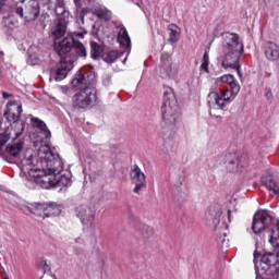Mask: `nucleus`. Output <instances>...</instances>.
Returning <instances> with one entry per match:
<instances>
[{"label":"nucleus","mask_w":279,"mask_h":279,"mask_svg":"<svg viewBox=\"0 0 279 279\" xmlns=\"http://www.w3.org/2000/svg\"><path fill=\"white\" fill-rule=\"evenodd\" d=\"M88 13V9L84 8L81 10L80 12V19L82 22H84V16H86V14Z\"/></svg>","instance_id":"obj_38"},{"label":"nucleus","mask_w":279,"mask_h":279,"mask_svg":"<svg viewBox=\"0 0 279 279\" xmlns=\"http://www.w3.org/2000/svg\"><path fill=\"white\" fill-rule=\"evenodd\" d=\"M24 143L23 141L11 143L7 146L5 153L13 158H19L21 151H23Z\"/></svg>","instance_id":"obj_25"},{"label":"nucleus","mask_w":279,"mask_h":279,"mask_svg":"<svg viewBox=\"0 0 279 279\" xmlns=\"http://www.w3.org/2000/svg\"><path fill=\"white\" fill-rule=\"evenodd\" d=\"M108 82H110V78L107 80V84H108Z\"/></svg>","instance_id":"obj_48"},{"label":"nucleus","mask_w":279,"mask_h":279,"mask_svg":"<svg viewBox=\"0 0 279 279\" xmlns=\"http://www.w3.org/2000/svg\"><path fill=\"white\" fill-rule=\"evenodd\" d=\"M161 113L163 118V126L160 131V136L163 138V147L167 149V141H170V150L173 149V130L175 129V123L180 119V107L175 101H166L161 107Z\"/></svg>","instance_id":"obj_4"},{"label":"nucleus","mask_w":279,"mask_h":279,"mask_svg":"<svg viewBox=\"0 0 279 279\" xmlns=\"http://www.w3.org/2000/svg\"><path fill=\"white\" fill-rule=\"evenodd\" d=\"M271 223H274V217L269 215V211L258 210L253 217L252 230L254 234H260V232L267 230Z\"/></svg>","instance_id":"obj_12"},{"label":"nucleus","mask_w":279,"mask_h":279,"mask_svg":"<svg viewBox=\"0 0 279 279\" xmlns=\"http://www.w3.org/2000/svg\"><path fill=\"white\" fill-rule=\"evenodd\" d=\"M33 131L29 136L35 143H44L47 138H51V131L47 128V123L38 118H31Z\"/></svg>","instance_id":"obj_11"},{"label":"nucleus","mask_w":279,"mask_h":279,"mask_svg":"<svg viewBox=\"0 0 279 279\" xmlns=\"http://www.w3.org/2000/svg\"><path fill=\"white\" fill-rule=\"evenodd\" d=\"M216 234H217L216 236L217 243H219L220 245H223L225 247H228V245H230L226 240V236H227L226 232L216 233Z\"/></svg>","instance_id":"obj_34"},{"label":"nucleus","mask_w":279,"mask_h":279,"mask_svg":"<svg viewBox=\"0 0 279 279\" xmlns=\"http://www.w3.org/2000/svg\"><path fill=\"white\" fill-rule=\"evenodd\" d=\"M162 68H161V75L168 80H171L178 75V66L173 64L171 59L161 58Z\"/></svg>","instance_id":"obj_19"},{"label":"nucleus","mask_w":279,"mask_h":279,"mask_svg":"<svg viewBox=\"0 0 279 279\" xmlns=\"http://www.w3.org/2000/svg\"><path fill=\"white\" fill-rule=\"evenodd\" d=\"M169 43L175 44L180 40V27L175 24H170L168 26Z\"/></svg>","instance_id":"obj_27"},{"label":"nucleus","mask_w":279,"mask_h":279,"mask_svg":"<svg viewBox=\"0 0 279 279\" xmlns=\"http://www.w3.org/2000/svg\"><path fill=\"white\" fill-rule=\"evenodd\" d=\"M217 84H228L230 89H223L218 92H211L208 95V104L210 108H216L218 110H223L227 104H230L234 97L241 93V85L234 80V76L231 74H226L221 77L216 78Z\"/></svg>","instance_id":"obj_3"},{"label":"nucleus","mask_w":279,"mask_h":279,"mask_svg":"<svg viewBox=\"0 0 279 279\" xmlns=\"http://www.w3.org/2000/svg\"><path fill=\"white\" fill-rule=\"evenodd\" d=\"M48 8L53 10L58 19H64L66 21L70 16L69 11L64 7V0H48Z\"/></svg>","instance_id":"obj_17"},{"label":"nucleus","mask_w":279,"mask_h":279,"mask_svg":"<svg viewBox=\"0 0 279 279\" xmlns=\"http://www.w3.org/2000/svg\"><path fill=\"white\" fill-rule=\"evenodd\" d=\"M77 61V56L64 57L54 68L51 69L50 80L62 82L69 75V71L73 70V64Z\"/></svg>","instance_id":"obj_9"},{"label":"nucleus","mask_w":279,"mask_h":279,"mask_svg":"<svg viewBox=\"0 0 279 279\" xmlns=\"http://www.w3.org/2000/svg\"><path fill=\"white\" fill-rule=\"evenodd\" d=\"M76 36H78V38H84V33H77Z\"/></svg>","instance_id":"obj_43"},{"label":"nucleus","mask_w":279,"mask_h":279,"mask_svg":"<svg viewBox=\"0 0 279 279\" xmlns=\"http://www.w3.org/2000/svg\"><path fill=\"white\" fill-rule=\"evenodd\" d=\"M3 99H9V97H12V94L3 93L2 94Z\"/></svg>","instance_id":"obj_41"},{"label":"nucleus","mask_w":279,"mask_h":279,"mask_svg":"<svg viewBox=\"0 0 279 279\" xmlns=\"http://www.w3.org/2000/svg\"><path fill=\"white\" fill-rule=\"evenodd\" d=\"M264 95L266 98L271 99V97H274V93H271V88L266 87L264 90Z\"/></svg>","instance_id":"obj_37"},{"label":"nucleus","mask_w":279,"mask_h":279,"mask_svg":"<svg viewBox=\"0 0 279 279\" xmlns=\"http://www.w3.org/2000/svg\"><path fill=\"white\" fill-rule=\"evenodd\" d=\"M131 180L132 184H134L135 186L133 189V193H135L136 195H141V191L147 187V183L145 181V173L141 171V168L138 166H134L131 170Z\"/></svg>","instance_id":"obj_15"},{"label":"nucleus","mask_w":279,"mask_h":279,"mask_svg":"<svg viewBox=\"0 0 279 279\" xmlns=\"http://www.w3.org/2000/svg\"><path fill=\"white\" fill-rule=\"evenodd\" d=\"M45 62V54L38 48L28 49L27 64L36 66V64H43Z\"/></svg>","instance_id":"obj_20"},{"label":"nucleus","mask_w":279,"mask_h":279,"mask_svg":"<svg viewBox=\"0 0 279 279\" xmlns=\"http://www.w3.org/2000/svg\"><path fill=\"white\" fill-rule=\"evenodd\" d=\"M228 217L230 218V210H228Z\"/></svg>","instance_id":"obj_46"},{"label":"nucleus","mask_w":279,"mask_h":279,"mask_svg":"<svg viewBox=\"0 0 279 279\" xmlns=\"http://www.w3.org/2000/svg\"><path fill=\"white\" fill-rule=\"evenodd\" d=\"M118 58L117 51H110L107 56V61L108 62H114Z\"/></svg>","instance_id":"obj_35"},{"label":"nucleus","mask_w":279,"mask_h":279,"mask_svg":"<svg viewBox=\"0 0 279 279\" xmlns=\"http://www.w3.org/2000/svg\"><path fill=\"white\" fill-rule=\"evenodd\" d=\"M62 213V207L58 204L46 205V217H58Z\"/></svg>","instance_id":"obj_28"},{"label":"nucleus","mask_w":279,"mask_h":279,"mask_svg":"<svg viewBox=\"0 0 279 279\" xmlns=\"http://www.w3.org/2000/svg\"><path fill=\"white\" fill-rule=\"evenodd\" d=\"M104 51V47H101V45L92 41L90 43V53H92V58H94V60H97V58H99V56H101V52Z\"/></svg>","instance_id":"obj_29"},{"label":"nucleus","mask_w":279,"mask_h":279,"mask_svg":"<svg viewBox=\"0 0 279 279\" xmlns=\"http://www.w3.org/2000/svg\"><path fill=\"white\" fill-rule=\"evenodd\" d=\"M12 134H14V131L10 132V130L4 131L0 134V149L12 138Z\"/></svg>","instance_id":"obj_33"},{"label":"nucleus","mask_w":279,"mask_h":279,"mask_svg":"<svg viewBox=\"0 0 279 279\" xmlns=\"http://www.w3.org/2000/svg\"><path fill=\"white\" fill-rule=\"evenodd\" d=\"M223 47H227L229 51H243V43L239 39V35L234 33L222 34Z\"/></svg>","instance_id":"obj_16"},{"label":"nucleus","mask_w":279,"mask_h":279,"mask_svg":"<svg viewBox=\"0 0 279 279\" xmlns=\"http://www.w3.org/2000/svg\"><path fill=\"white\" fill-rule=\"evenodd\" d=\"M4 0H0V3H3Z\"/></svg>","instance_id":"obj_47"},{"label":"nucleus","mask_w":279,"mask_h":279,"mask_svg":"<svg viewBox=\"0 0 279 279\" xmlns=\"http://www.w3.org/2000/svg\"><path fill=\"white\" fill-rule=\"evenodd\" d=\"M95 84V72L90 68H83L75 74L72 80V86L73 88H78V92L72 98L74 108L84 109L97 104Z\"/></svg>","instance_id":"obj_2"},{"label":"nucleus","mask_w":279,"mask_h":279,"mask_svg":"<svg viewBox=\"0 0 279 279\" xmlns=\"http://www.w3.org/2000/svg\"><path fill=\"white\" fill-rule=\"evenodd\" d=\"M126 60H128V58H125L123 62H125Z\"/></svg>","instance_id":"obj_49"},{"label":"nucleus","mask_w":279,"mask_h":279,"mask_svg":"<svg viewBox=\"0 0 279 279\" xmlns=\"http://www.w3.org/2000/svg\"><path fill=\"white\" fill-rule=\"evenodd\" d=\"M21 177L25 178L28 189L71 186V172L64 171L60 156L47 145L38 148L37 155H28L21 160Z\"/></svg>","instance_id":"obj_1"},{"label":"nucleus","mask_w":279,"mask_h":279,"mask_svg":"<svg viewBox=\"0 0 279 279\" xmlns=\"http://www.w3.org/2000/svg\"><path fill=\"white\" fill-rule=\"evenodd\" d=\"M208 64H210V63H208V62H206V61H203V63H202V65H201V69H202L203 71H205V73H208Z\"/></svg>","instance_id":"obj_39"},{"label":"nucleus","mask_w":279,"mask_h":279,"mask_svg":"<svg viewBox=\"0 0 279 279\" xmlns=\"http://www.w3.org/2000/svg\"><path fill=\"white\" fill-rule=\"evenodd\" d=\"M206 218L209 226L213 228H217L221 221V210L215 209V207H210L208 213L206 214Z\"/></svg>","instance_id":"obj_24"},{"label":"nucleus","mask_w":279,"mask_h":279,"mask_svg":"<svg viewBox=\"0 0 279 279\" xmlns=\"http://www.w3.org/2000/svg\"><path fill=\"white\" fill-rule=\"evenodd\" d=\"M256 279H279L278 251L264 253L259 264H255Z\"/></svg>","instance_id":"obj_6"},{"label":"nucleus","mask_w":279,"mask_h":279,"mask_svg":"<svg viewBox=\"0 0 279 279\" xmlns=\"http://www.w3.org/2000/svg\"><path fill=\"white\" fill-rule=\"evenodd\" d=\"M54 51L61 58L62 56H65V58H73V56H76V60L77 58H86L88 56L84 44L75 40L73 36H68L61 41H54Z\"/></svg>","instance_id":"obj_7"},{"label":"nucleus","mask_w":279,"mask_h":279,"mask_svg":"<svg viewBox=\"0 0 279 279\" xmlns=\"http://www.w3.org/2000/svg\"><path fill=\"white\" fill-rule=\"evenodd\" d=\"M117 27H121L118 33V43L123 47V49H132V39L130 38V35L128 34V29L122 26L121 24Z\"/></svg>","instance_id":"obj_22"},{"label":"nucleus","mask_w":279,"mask_h":279,"mask_svg":"<svg viewBox=\"0 0 279 279\" xmlns=\"http://www.w3.org/2000/svg\"><path fill=\"white\" fill-rule=\"evenodd\" d=\"M66 23H69V21L57 17L50 25V34L54 36V38H62V36L66 34Z\"/></svg>","instance_id":"obj_18"},{"label":"nucleus","mask_w":279,"mask_h":279,"mask_svg":"<svg viewBox=\"0 0 279 279\" xmlns=\"http://www.w3.org/2000/svg\"><path fill=\"white\" fill-rule=\"evenodd\" d=\"M96 16H98V19H104L105 21H110L112 12L108 11L105 7H100L96 10Z\"/></svg>","instance_id":"obj_31"},{"label":"nucleus","mask_w":279,"mask_h":279,"mask_svg":"<svg viewBox=\"0 0 279 279\" xmlns=\"http://www.w3.org/2000/svg\"><path fill=\"white\" fill-rule=\"evenodd\" d=\"M242 53L243 50H229V52L222 59V69H233L238 72V75L241 77V64H239V60H241Z\"/></svg>","instance_id":"obj_14"},{"label":"nucleus","mask_w":279,"mask_h":279,"mask_svg":"<svg viewBox=\"0 0 279 279\" xmlns=\"http://www.w3.org/2000/svg\"><path fill=\"white\" fill-rule=\"evenodd\" d=\"M29 206H34V204L22 205L20 206V210H22L24 215H31L32 213H29V209H27Z\"/></svg>","instance_id":"obj_36"},{"label":"nucleus","mask_w":279,"mask_h":279,"mask_svg":"<svg viewBox=\"0 0 279 279\" xmlns=\"http://www.w3.org/2000/svg\"><path fill=\"white\" fill-rule=\"evenodd\" d=\"M23 112V106L21 102L13 100L7 104V109L4 110V117L12 124L15 138H21L23 132H25V122L19 121L21 119V113Z\"/></svg>","instance_id":"obj_8"},{"label":"nucleus","mask_w":279,"mask_h":279,"mask_svg":"<svg viewBox=\"0 0 279 279\" xmlns=\"http://www.w3.org/2000/svg\"><path fill=\"white\" fill-rule=\"evenodd\" d=\"M97 209L93 204L81 205L76 207L75 215L83 223L84 230H90L95 228V214Z\"/></svg>","instance_id":"obj_10"},{"label":"nucleus","mask_w":279,"mask_h":279,"mask_svg":"<svg viewBox=\"0 0 279 279\" xmlns=\"http://www.w3.org/2000/svg\"><path fill=\"white\" fill-rule=\"evenodd\" d=\"M203 62H208L210 63V58L208 56V52H205L204 56H203Z\"/></svg>","instance_id":"obj_40"},{"label":"nucleus","mask_w":279,"mask_h":279,"mask_svg":"<svg viewBox=\"0 0 279 279\" xmlns=\"http://www.w3.org/2000/svg\"><path fill=\"white\" fill-rule=\"evenodd\" d=\"M256 258H258V253H254V263H256Z\"/></svg>","instance_id":"obj_45"},{"label":"nucleus","mask_w":279,"mask_h":279,"mask_svg":"<svg viewBox=\"0 0 279 279\" xmlns=\"http://www.w3.org/2000/svg\"><path fill=\"white\" fill-rule=\"evenodd\" d=\"M141 234L144 239H151L154 236V227H149L147 225L141 226Z\"/></svg>","instance_id":"obj_32"},{"label":"nucleus","mask_w":279,"mask_h":279,"mask_svg":"<svg viewBox=\"0 0 279 279\" xmlns=\"http://www.w3.org/2000/svg\"><path fill=\"white\" fill-rule=\"evenodd\" d=\"M218 160L225 165V169L229 173H239L243 169V161H241V156L236 153H228L219 157Z\"/></svg>","instance_id":"obj_13"},{"label":"nucleus","mask_w":279,"mask_h":279,"mask_svg":"<svg viewBox=\"0 0 279 279\" xmlns=\"http://www.w3.org/2000/svg\"><path fill=\"white\" fill-rule=\"evenodd\" d=\"M5 1L10 5L11 16H19V19H25V21H36L38 14H40V5L36 0H4L0 3V10L5 5Z\"/></svg>","instance_id":"obj_5"},{"label":"nucleus","mask_w":279,"mask_h":279,"mask_svg":"<svg viewBox=\"0 0 279 279\" xmlns=\"http://www.w3.org/2000/svg\"><path fill=\"white\" fill-rule=\"evenodd\" d=\"M28 213L31 215H35L36 217H41V219L47 218V205L43 204H33L27 207Z\"/></svg>","instance_id":"obj_26"},{"label":"nucleus","mask_w":279,"mask_h":279,"mask_svg":"<svg viewBox=\"0 0 279 279\" xmlns=\"http://www.w3.org/2000/svg\"><path fill=\"white\" fill-rule=\"evenodd\" d=\"M210 117H213L214 119H219V116L213 114V111H210Z\"/></svg>","instance_id":"obj_44"},{"label":"nucleus","mask_w":279,"mask_h":279,"mask_svg":"<svg viewBox=\"0 0 279 279\" xmlns=\"http://www.w3.org/2000/svg\"><path fill=\"white\" fill-rule=\"evenodd\" d=\"M84 3H95V0H83Z\"/></svg>","instance_id":"obj_42"},{"label":"nucleus","mask_w":279,"mask_h":279,"mask_svg":"<svg viewBox=\"0 0 279 279\" xmlns=\"http://www.w3.org/2000/svg\"><path fill=\"white\" fill-rule=\"evenodd\" d=\"M264 52L270 62H276L279 60V46L276 45L274 41H268L264 46Z\"/></svg>","instance_id":"obj_21"},{"label":"nucleus","mask_w":279,"mask_h":279,"mask_svg":"<svg viewBox=\"0 0 279 279\" xmlns=\"http://www.w3.org/2000/svg\"><path fill=\"white\" fill-rule=\"evenodd\" d=\"M262 184L267 189V191L272 193V195H279V186L276 180L274 179V175L265 174L262 178Z\"/></svg>","instance_id":"obj_23"},{"label":"nucleus","mask_w":279,"mask_h":279,"mask_svg":"<svg viewBox=\"0 0 279 279\" xmlns=\"http://www.w3.org/2000/svg\"><path fill=\"white\" fill-rule=\"evenodd\" d=\"M72 245L74 247V253L76 256H82L84 254V247L80 245H84V240L82 238H77L72 242Z\"/></svg>","instance_id":"obj_30"}]
</instances>
